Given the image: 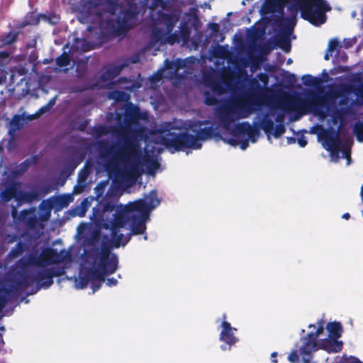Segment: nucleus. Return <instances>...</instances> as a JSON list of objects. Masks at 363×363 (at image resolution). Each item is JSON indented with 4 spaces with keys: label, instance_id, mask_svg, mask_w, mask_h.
Instances as JSON below:
<instances>
[{
    "label": "nucleus",
    "instance_id": "obj_1",
    "mask_svg": "<svg viewBox=\"0 0 363 363\" xmlns=\"http://www.w3.org/2000/svg\"><path fill=\"white\" fill-rule=\"evenodd\" d=\"M127 8L121 9L115 18H108L100 23V28L111 36L126 33L135 27L139 14L137 0H124ZM121 8L119 0H86L82 5V18L96 17L101 20L106 13L115 16Z\"/></svg>",
    "mask_w": 363,
    "mask_h": 363
},
{
    "label": "nucleus",
    "instance_id": "obj_2",
    "mask_svg": "<svg viewBox=\"0 0 363 363\" xmlns=\"http://www.w3.org/2000/svg\"><path fill=\"white\" fill-rule=\"evenodd\" d=\"M118 135L124 138L121 143L109 145L104 140L98 142L99 156L102 159L111 157L107 164V169H115L118 163H121L130 175L138 176L142 172V162L147 163V168L150 173L154 172L158 167V162L155 160L146 159L143 155L140 143L128 138L125 135L123 127L118 128Z\"/></svg>",
    "mask_w": 363,
    "mask_h": 363
},
{
    "label": "nucleus",
    "instance_id": "obj_3",
    "mask_svg": "<svg viewBox=\"0 0 363 363\" xmlns=\"http://www.w3.org/2000/svg\"><path fill=\"white\" fill-rule=\"evenodd\" d=\"M2 274H0L1 275ZM6 279L0 287V312L6 304L18 301L21 293L33 295L53 284L55 276L65 274H3Z\"/></svg>",
    "mask_w": 363,
    "mask_h": 363
},
{
    "label": "nucleus",
    "instance_id": "obj_4",
    "mask_svg": "<svg viewBox=\"0 0 363 363\" xmlns=\"http://www.w3.org/2000/svg\"><path fill=\"white\" fill-rule=\"evenodd\" d=\"M202 123H194L191 125V135L188 132L177 133L179 128L168 122L160 125L157 133L160 136V143L166 148H173L174 151H181L186 148L199 150L201 148V140L205 141L212 138H221V134L213 126L200 128Z\"/></svg>",
    "mask_w": 363,
    "mask_h": 363
},
{
    "label": "nucleus",
    "instance_id": "obj_5",
    "mask_svg": "<svg viewBox=\"0 0 363 363\" xmlns=\"http://www.w3.org/2000/svg\"><path fill=\"white\" fill-rule=\"evenodd\" d=\"M160 199L157 198L156 190H152L145 199H138L133 202H129L121 210H117L113 215V220L111 228H123L131 219L130 213L138 212L143 217H148L150 211L158 206Z\"/></svg>",
    "mask_w": 363,
    "mask_h": 363
},
{
    "label": "nucleus",
    "instance_id": "obj_6",
    "mask_svg": "<svg viewBox=\"0 0 363 363\" xmlns=\"http://www.w3.org/2000/svg\"><path fill=\"white\" fill-rule=\"evenodd\" d=\"M255 105H257V102L252 97H248L220 109L218 118L221 126L225 130H228L236 118H247L255 110Z\"/></svg>",
    "mask_w": 363,
    "mask_h": 363
},
{
    "label": "nucleus",
    "instance_id": "obj_7",
    "mask_svg": "<svg viewBox=\"0 0 363 363\" xmlns=\"http://www.w3.org/2000/svg\"><path fill=\"white\" fill-rule=\"evenodd\" d=\"M111 274H78V277L74 274L69 277L67 274L65 275L55 276L59 280H67L73 283V286L77 289H82L90 286L92 289V294L100 289L101 284L106 282L108 286H113L118 283L117 279L114 278H108Z\"/></svg>",
    "mask_w": 363,
    "mask_h": 363
},
{
    "label": "nucleus",
    "instance_id": "obj_8",
    "mask_svg": "<svg viewBox=\"0 0 363 363\" xmlns=\"http://www.w3.org/2000/svg\"><path fill=\"white\" fill-rule=\"evenodd\" d=\"M330 10L324 0H309L300 6L301 17L315 26L326 21L325 12Z\"/></svg>",
    "mask_w": 363,
    "mask_h": 363
},
{
    "label": "nucleus",
    "instance_id": "obj_9",
    "mask_svg": "<svg viewBox=\"0 0 363 363\" xmlns=\"http://www.w3.org/2000/svg\"><path fill=\"white\" fill-rule=\"evenodd\" d=\"M324 322L320 320L315 332L308 333L305 337L301 338L302 345L299 349L302 357V363H311L313 353L318 349V337L323 333Z\"/></svg>",
    "mask_w": 363,
    "mask_h": 363
},
{
    "label": "nucleus",
    "instance_id": "obj_10",
    "mask_svg": "<svg viewBox=\"0 0 363 363\" xmlns=\"http://www.w3.org/2000/svg\"><path fill=\"white\" fill-rule=\"evenodd\" d=\"M231 133L233 136L247 135L248 138L242 139L238 141V144L242 150H245L249 145V139L255 143L259 135V130L254 128L247 122H242L238 123L235 127L232 129Z\"/></svg>",
    "mask_w": 363,
    "mask_h": 363
},
{
    "label": "nucleus",
    "instance_id": "obj_11",
    "mask_svg": "<svg viewBox=\"0 0 363 363\" xmlns=\"http://www.w3.org/2000/svg\"><path fill=\"white\" fill-rule=\"evenodd\" d=\"M118 259L116 254L108 249H103L100 253L98 269H87L84 272H115L118 268Z\"/></svg>",
    "mask_w": 363,
    "mask_h": 363
},
{
    "label": "nucleus",
    "instance_id": "obj_12",
    "mask_svg": "<svg viewBox=\"0 0 363 363\" xmlns=\"http://www.w3.org/2000/svg\"><path fill=\"white\" fill-rule=\"evenodd\" d=\"M321 137L325 149L330 152L331 157L337 161L340 158V147L342 145L339 133L334 130H325Z\"/></svg>",
    "mask_w": 363,
    "mask_h": 363
},
{
    "label": "nucleus",
    "instance_id": "obj_13",
    "mask_svg": "<svg viewBox=\"0 0 363 363\" xmlns=\"http://www.w3.org/2000/svg\"><path fill=\"white\" fill-rule=\"evenodd\" d=\"M68 255V252L61 250L58 252L56 249L46 247L39 254L40 267H45L52 264H59L63 262Z\"/></svg>",
    "mask_w": 363,
    "mask_h": 363
},
{
    "label": "nucleus",
    "instance_id": "obj_14",
    "mask_svg": "<svg viewBox=\"0 0 363 363\" xmlns=\"http://www.w3.org/2000/svg\"><path fill=\"white\" fill-rule=\"evenodd\" d=\"M225 315H223V320L221 323L222 330L219 335L220 341L224 342L225 345H221L223 350L231 349V347L238 342L239 339L234 335L233 331L237 329L231 326L230 323L225 320Z\"/></svg>",
    "mask_w": 363,
    "mask_h": 363
},
{
    "label": "nucleus",
    "instance_id": "obj_15",
    "mask_svg": "<svg viewBox=\"0 0 363 363\" xmlns=\"http://www.w3.org/2000/svg\"><path fill=\"white\" fill-rule=\"evenodd\" d=\"M168 12H158V20L161 24L165 26L166 32H172L176 24L179 21L182 12L179 9L169 8Z\"/></svg>",
    "mask_w": 363,
    "mask_h": 363
},
{
    "label": "nucleus",
    "instance_id": "obj_16",
    "mask_svg": "<svg viewBox=\"0 0 363 363\" xmlns=\"http://www.w3.org/2000/svg\"><path fill=\"white\" fill-rule=\"evenodd\" d=\"M29 267H40L38 250L32 251L26 257L20 258L16 262L14 268L8 272H27Z\"/></svg>",
    "mask_w": 363,
    "mask_h": 363
},
{
    "label": "nucleus",
    "instance_id": "obj_17",
    "mask_svg": "<svg viewBox=\"0 0 363 363\" xmlns=\"http://www.w3.org/2000/svg\"><path fill=\"white\" fill-rule=\"evenodd\" d=\"M35 207L22 210L18 220L21 222L28 230H34L38 224V218L36 216Z\"/></svg>",
    "mask_w": 363,
    "mask_h": 363
},
{
    "label": "nucleus",
    "instance_id": "obj_18",
    "mask_svg": "<svg viewBox=\"0 0 363 363\" xmlns=\"http://www.w3.org/2000/svg\"><path fill=\"white\" fill-rule=\"evenodd\" d=\"M318 347L328 353H336L342 350L343 342L337 339L328 337L324 339Z\"/></svg>",
    "mask_w": 363,
    "mask_h": 363
},
{
    "label": "nucleus",
    "instance_id": "obj_19",
    "mask_svg": "<svg viewBox=\"0 0 363 363\" xmlns=\"http://www.w3.org/2000/svg\"><path fill=\"white\" fill-rule=\"evenodd\" d=\"M140 109L137 106L129 105L125 111V121L126 123H135L140 119H144Z\"/></svg>",
    "mask_w": 363,
    "mask_h": 363
},
{
    "label": "nucleus",
    "instance_id": "obj_20",
    "mask_svg": "<svg viewBox=\"0 0 363 363\" xmlns=\"http://www.w3.org/2000/svg\"><path fill=\"white\" fill-rule=\"evenodd\" d=\"M19 190V184L16 182H12L9 185L5 186L4 189L1 192V199L3 202L7 203L12 199L18 196Z\"/></svg>",
    "mask_w": 363,
    "mask_h": 363
},
{
    "label": "nucleus",
    "instance_id": "obj_21",
    "mask_svg": "<svg viewBox=\"0 0 363 363\" xmlns=\"http://www.w3.org/2000/svg\"><path fill=\"white\" fill-rule=\"evenodd\" d=\"M119 229L120 228H111V244L113 247L116 248L119 247L121 245H126L131 238L130 234L125 237L123 233H120Z\"/></svg>",
    "mask_w": 363,
    "mask_h": 363
},
{
    "label": "nucleus",
    "instance_id": "obj_22",
    "mask_svg": "<svg viewBox=\"0 0 363 363\" xmlns=\"http://www.w3.org/2000/svg\"><path fill=\"white\" fill-rule=\"evenodd\" d=\"M288 105L291 109L294 110L296 113L295 120L298 119L301 116L308 112L307 110V102L301 98L295 99Z\"/></svg>",
    "mask_w": 363,
    "mask_h": 363
},
{
    "label": "nucleus",
    "instance_id": "obj_23",
    "mask_svg": "<svg viewBox=\"0 0 363 363\" xmlns=\"http://www.w3.org/2000/svg\"><path fill=\"white\" fill-rule=\"evenodd\" d=\"M144 217L138 216H133L131 218L132 222L130 225V236L132 235H141L146 230V225Z\"/></svg>",
    "mask_w": 363,
    "mask_h": 363
},
{
    "label": "nucleus",
    "instance_id": "obj_24",
    "mask_svg": "<svg viewBox=\"0 0 363 363\" xmlns=\"http://www.w3.org/2000/svg\"><path fill=\"white\" fill-rule=\"evenodd\" d=\"M204 84L207 87L211 89V90L217 94H221L224 91V87L222 83L211 75H204L203 77Z\"/></svg>",
    "mask_w": 363,
    "mask_h": 363
},
{
    "label": "nucleus",
    "instance_id": "obj_25",
    "mask_svg": "<svg viewBox=\"0 0 363 363\" xmlns=\"http://www.w3.org/2000/svg\"><path fill=\"white\" fill-rule=\"evenodd\" d=\"M344 91L348 94L354 93L357 96L359 104L363 105V82H360L357 85L346 86Z\"/></svg>",
    "mask_w": 363,
    "mask_h": 363
},
{
    "label": "nucleus",
    "instance_id": "obj_26",
    "mask_svg": "<svg viewBox=\"0 0 363 363\" xmlns=\"http://www.w3.org/2000/svg\"><path fill=\"white\" fill-rule=\"evenodd\" d=\"M328 330V337L337 339L341 337L342 333V327L340 322L328 323L326 326Z\"/></svg>",
    "mask_w": 363,
    "mask_h": 363
},
{
    "label": "nucleus",
    "instance_id": "obj_27",
    "mask_svg": "<svg viewBox=\"0 0 363 363\" xmlns=\"http://www.w3.org/2000/svg\"><path fill=\"white\" fill-rule=\"evenodd\" d=\"M303 84L309 87L320 89L323 84V79L320 77H313L311 74H305L302 77Z\"/></svg>",
    "mask_w": 363,
    "mask_h": 363
},
{
    "label": "nucleus",
    "instance_id": "obj_28",
    "mask_svg": "<svg viewBox=\"0 0 363 363\" xmlns=\"http://www.w3.org/2000/svg\"><path fill=\"white\" fill-rule=\"evenodd\" d=\"M150 39L152 44L160 45L165 44L166 33H164L161 29L158 28H152L150 34Z\"/></svg>",
    "mask_w": 363,
    "mask_h": 363
},
{
    "label": "nucleus",
    "instance_id": "obj_29",
    "mask_svg": "<svg viewBox=\"0 0 363 363\" xmlns=\"http://www.w3.org/2000/svg\"><path fill=\"white\" fill-rule=\"evenodd\" d=\"M38 194L36 191L23 192L18 190V196H16V201L18 203H30L35 200H37Z\"/></svg>",
    "mask_w": 363,
    "mask_h": 363
},
{
    "label": "nucleus",
    "instance_id": "obj_30",
    "mask_svg": "<svg viewBox=\"0 0 363 363\" xmlns=\"http://www.w3.org/2000/svg\"><path fill=\"white\" fill-rule=\"evenodd\" d=\"M27 250V245L21 241H19L9 252L8 257L11 259H16L21 255Z\"/></svg>",
    "mask_w": 363,
    "mask_h": 363
},
{
    "label": "nucleus",
    "instance_id": "obj_31",
    "mask_svg": "<svg viewBox=\"0 0 363 363\" xmlns=\"http://www.w3.org/2000/svg\"><path fill=\"white\" fill-rule=\"evenodd\" d=\"M18 32H9L6 35H0V48L4 45H10L16 43L18 39Z\"/></svg>",
    "mask_w": 363,
    "mask_h": 363
},
{
    "label": "nucleus",
    "instance_id": "obj_32",
    "mask_svg": "<svg viewBox=\"0 0 363 363\" xmlns=\"http://www.w3.org/2000/svg\"><path fill=\"white\" fill-rule=\"evenodd\" d=\"M42 14H36L34 11H30L26 13L23 21V26H36L40 23Z\"/></svg>",
    "mask_w": 363,
    "mask_h": 363
},
{
    "label": "nucleus",
    "instance_id": "obj_33",
    "mask_svg": "<svg viewBox=\"0 0 363 363\" xmlns=\"http://www.w3.org/2000/svg\"><path fill=\"white\" fill-rule=\"evenodd\" d=\"M11 60V52L7 51L0 52V72H6L8 71V65Z\"/></svg>",
    "mask_w": 363,
    "mask_h": 363
},
{
    "label": "nucleus",
    "instance_id": "obj_34",
    "mask_svg": "<svg viewBox=\"0 0 363 363\" xmlns=\"http://www.w3.org/2000/svg\"><path fill=\"white\" fill-rule=\"evenodd\" d=\"M262 129L266 134H272L274 129V124L273 121L269 118L267 114H265L260 123Z\"/></svg>",
    "mask_w": 363,
    "mask_h": 363
},
{
    "label": "nucleus",
    "instance_id": "obj_35",
    "mask_svg": "<svg viewBox=\"0 0 363 363\" xmlns=\"http://www.w3.org/2000/svg\"><path fill=\"white\" fill-rule=\"evenodd\" d=\"M296 21L295 18H281L277 24L279 27L281 28L283 30H286L288 33H291L294 27L295 26Z\"/></svg>",
    "mask_w": 363,
    "mask_h": 363
},
{
    "label": "nucleus",
    "instance_id": "obj_36",
    "mask_svg": "<svg viewBox=\"0 0 363 363\" xmlns=\"http://www.w3.org/2000/svg\"><path fill=\"white\" fill-rule=\"evenodd\" d=\"M100 205H101V211L103 213L112 212L116 207V203L113 200L106 198L101 199Z\"/></svg>",
    "mask_w": 363,
    "mask_h": 363
},
{
    "label": "nucleus",
    "instance_id": "obj_37",
    "mask_svg": "<svg viewBox=\"0 0 363 363\" xmlns=\"http://www.w3.org/2000/svg\"><path fill=\"white\" fill-rule=\"evenodd\" d=\"M148 7L152 11L155 10L157 7H161L165 11H168L171 8L169 0H153Z\"/></svg>",
    "mask_w": 363,
    "mask_h": 363
},
{
    "label": "nucleus",
    "instance_id": "obj_38",
    "mask_svg": "<svg viewBox=\"0 0 363 363\" xmlns=\"http://www.w3.org/2000/svg\"><path fill=\"white\" fill-rule=\"evenodd\" d=\"M179 28H180V30H179V33L181 39L184 42H186L190 38V35H191L190 28L188 26L186 23L182 22L180 24Z\"/></svg>",
    "mask_w": 363,
    "mask_h": 363
},
{
    "label": "nucleus",
    "instance_id": "obj_39",
    "mask_svg": "<svg viewBox=\"0 0 363 363\" xmlns=\"http://www.w3.org/2000/svg\"><path fill=\"white\" fill-rule=\"evenodd\" d=\"M70 56L66 52H63L55 60L56 65L60 67L68 66L70 64Z\"/></svg>",
    "mask_w": 363,
    "mask_h": 363
},
{
    "label": "nucleus",
    "instance_id": "obj_40",
    "mask_svg": "<svg viewBox=\"0 0 363 363\" xmlns=\"http://www.w3.org/2000/svg\"><path fill=\"white\" fill-rule=\"evenodd\" d=\"M120 73V69L113 68L107 69L101 77L103 82L113 79Z\"/></svg>",
    "mask_w": 363,
    "mask_h": 363
},
{
    "label": "nucleus",
    "instance_id": "obj_41",
    "mask_svg": "<svg viewBox=\"0 0 363 363\" xmlns=\"http://www.w3.org/2000/svg\"><path fill=\"white\" fill-rule=\"evenodd\" d=\"M180 40H181V38H180L179 32H177V31H176L174 33H172V32L167 33L166 32L165 43H168V44L172 45L174 43H179Z\"/></svg>",
    "mask_w": 363,
    "mask_h": 363
},
{
    "label": "nucleus",
    "instance_id": "obj_42",
    "mask_svg": "<svg viewBox=\"0 0 363 363\" xmlns=\"http://www.w3.org/2000/svg\"><path fill=\"white\" fill-rule=\"evenodd\" d=\"M42 18L45 20L47 22H48L50 24L54 26L59 23L60 20V15L55 13H50L48 15L42 14Z\"/></svg>",
    "mask_w": 363,
    "mask_h": 363
},
{
    "label": "nucleus",
    "instance_id": "obj_43",
    "mask_svg": "<svg viewBox=\"0 0 363 363\" xmlns=\"http://www.w3.org/2000/svg\"><path fill=\"white\" fill-rule=\"evenodd\" d=\"M77 46L80 48L83 52H87L94 49V46L85 39L76 40Z\"/></svg>",
    "mask_w": 363,
    "mask_h": 363
},
{
    "label": "nucleus",
    "instance_id": "obj_44",
    "mask_svg": "<svg viewBox=\"0 0 363 363\" xmlns=\"http://www.w3.org/2000/svg\"><path fill=\"white\" fill-rule=\"evenodd\" d=\"M106 185H107V182L101 181L95 186L94 191L96 194V198L97 199L103 197Z\"/></svg>",
    "mask_w": 363,
    "mask_h": 363
},
{
    "label": "nucleus",
    "instance_id": "obj_45",
    "mask_svg": "<svg viewBox=\"0 0 363 363\" xmlns=\"http://www.w3.org/2000/svg\"><path fill=\"white\" fill-rule=\"evenodd\" d=\"M354 133L359 142H363V123L357 122L355 123Z\"/></svg>",
    "mask_w": 363,
    "mask_h": 363
},
{
    "label": "nucleus",
    "instance_id": "obj_46",
    "mask_svg": "<svg viewBox=\"0 0 363 363\" xmlns=\"http://www.w3.org/2000/svg\"><path fill=\"white\" fill-rule=\"evenodd\" d=\"M204 95V103L208 106L216 105L218 102L217 98L212 95L209 91H206L203 94Z\"/></svg>",
    "mask_w": 363,
    "mask_h": 363
},
{
    "label": "nucleus",
    "instance_id": "obj_47",
    "mask_svg": "<svg viewBox=\"0 0 363 363\" xmlns=\"http://www.w3.org/2000/svg\"><path fill=\"white\" fill-rule=\"evenodd\" d=\"M341 47L340 41L337 38H333L330 40L328 45V52H330V54H333L334 51Z\"/></svg>",
    "mask_w": 363,
    "mask_h": 363
},
{
    "label": "nucleus",
    "instance_id": "obj_48",
    "mask_svg": "<svg viewBox=\"0 0 363 363\" xmlns=\"http://www.w3.org/2000/svg\"><path fill=\"white\" fill-rule=\"evenodd\" d=\"M69 202V201L65 196H60L55 200V205L60 208L67 207Z\"/></svg>",
    "mask_w": 363,
    "mask_h": 363
},
{
    "label": "nucleus",
    "instance_id": "obj_49",
    "mask_svg": "<svg viewBox=\"0 0 363 363\" xmlns=\"http://www.w3.org/2000/svg\"><path fill=\"white\" fill-rule=\"evenodd\" d=\"M285 131H286V128H285L284 125L278 124L274 128L272 134L274 135V138H279L281 135H282L285 133Z\"/></svg>",
    "mask_w": 363,
    "mask_h": 363
},
{
    "label": "nucleus",
    "instance_id": "obj_50",
    "mask_svg": "<svg viewBox=\"0 0 363 363\" xmlns=\"http://www.w3.org/2000/svg\"><path fill=\"white\" fill-rule=\"evenodd\" d=\"M90 174V171L89 169H84L80 170L78 174V182L79 183H85L87 177Z\"/></svg>",
    "mask_w": 363,
    "mask_h": 363
},
{
    "label": "nucleus",
    "instance_id": "obj_51",
    "mask_svg": "<svg viewBox=\"0 0 363 363\" xmlns=\"http://www.w3.org/2000/svg\"><path fill=\"white\" fill-rule=\"evenodd\" d=\"M94 132L97 136H102L108 133L107 128L105 125H99L94 127Z\"/></svg>",
    "mask_w": 363,
    "mask_h": 363
},
{
    "label": "nucleus",
    "instance_id": "obj_52",
    "mask_svg": "<svg viewBox=\"0 0 363 363\" xmlns=\"http://www.w3.org/2000/svg\"><path fill=\"white\" fill-rule=\"evenodd\" d=\"M288 360L291 363H298L300 358L296 350H294L288 356Z\"/></svg>",
    "mask_w": 363,
    "mask_h": 363
},
{
    "label": "nucleus",
    "instance_id": "obj_53",
    "mask_svg": "<svg viewBox=\"0 0 363 363\" xmlns=\"http://www.w3.org/2000/svg\"><path fill=\"white\" fill-rule=\"evenodd\" d=\"M250 89L251 91H259L262 89V87L258 82V80L255 78H253L250 82Z\"/></svg>",
    "mask_w": 363,
    "mask_h": 363
},
{
    "label": "nucleus",
    "instance_id": "obj_54",
    "mask_svg": "<svg viewBox=\"0 0 363 363\" xmlns=\"http://www.w3.org/2000/svg\"><path fill=\"white\" fill-rule=\"evenodd\" d=\"M218 139L222 140L225 143L231 145L233 146H236L237 145H238V140L233 138H226L223 137V135H221V138H218Z\"/></svg>",
    "mask_w": 363,
    "mask_h": 363
},
{
    "label": "nucleus",
    "instance_id": "obj_55",
    "mask_svg": "<svg viewBox=\"0 0 363 363\" xmlns=\"http://www.w3.org/2000/svg\"><path fill=\"white\" fill-rule=\"evenodd\" d=\"M209 28L212 35H217V34L220 32V26L218 23H211L209 24Z\"/></svg>",
    "mask_w": 363,
    "mask_h": 363
},
{
    "label": "nucleus",
    "instance_id": "obj_56",
    "mask_svg": "<svg viewBox=\"0 0 363 363\" xmlns=\"http://www.w3.org/2000/svg\"><path fill=\"white\" fill-rule=\"evenodd\" d=\"M85 187V183H79L74 186L73 193L75 194H79L83 192Z\"/></svg>",
    "mask_w": 363,
    "mask_h": 363
},
{
    "label": "nucleus",
    "instance_id": "obj_57",
    "mask_svg": "<svg viewBox=\"0 0 363 363\" xmlns=\"http://www.w3.org/2000/svg\"><path fill=\"white\" fill-rule=\"evenodd\" d=\"M55 98L50 99L49 101L48 104L45 106H44V107H43L42 108L40 109V111L41 113H44L45 111H48L49 108L50 107H52L55 104Z\"/></svg>",
    "mask_w": 363,
    "mask_h": 363
},
{
    "label": "nucleus",
    "instance_id": "obj_58",
    "mask_svg": "<svg viewBox=\"0 0 363 363\" xmlns=\"http://www.w3.org/2000/svg\"><path fill=\"white\" fill-rule=\"evenodd\" d=\"M281 43H283V45L281 46L282 49L286 51L289 52L290 50V42L288 39H282L280 40Z\"/></svg>",
    "mask_w": 363,
    "mask_h": 363
},
{
    "label": "nucleus",
    "instance_id": "obj_59",
    "mask_svg": "<svg viewBox=\"0 0 363 363\" xmlns=\"http://www.w3.org/2000/svg\"><path fill=\"white\" fill-rule=\"evenodd\" d=\"M29 295H27L26 291H23V292L19 294V296H18V298H20V300L18 301V303H21V302H25L26 303H28L29 302V300L27 299V297Z\"/></svg>",
    "mask_w": 363,
    "mask_h": 363
},
{
    "label": "nucleus",
    "instance_id": "obj_60",
    "mask_svg": "<svg viewBox=\"0 0 363 363\" xmlns=\"http://www.w3.org/2000/svg\"><path fill=\"white\" fill-rule=\"evenodd\" d=\"M91 88H92L91 86H90L89 84H84L81 86L75 87V91L76 92H82V91H86L88 89H90Z\"/></svg>",
    "mask_w": 363,
    "mask_h": 363
},
{
    "label": "nucleus",
    "instance_id": "obj_61",
    "mask_svg": "<svg viewBox=\"0 0 363 363\" xmlns=\"http://www.w3.org/2000/svg\"><path fill=\"white\" fill-rule=\"evenodd\" d=\"M50 216V209H47L40 216V219L43 221H46Z\"/></svg>",
    "mask_w": 363,
    "mask_h": 363
},
{
    "label": "nucleus",
    "instance_id": "obj_62",
    "mask_svg": "<svg viewBox=\"0 0 363 363\" xmlns=\"http://www.w3.org/2000/svg\"><path fill=\"white\" fill-rule=\"evenodd\" d=\"M308 142L303 135L300 136L298 138V144L300 147H304L307 145Z\"/></svg>",
    "mask_w": 363,
    "mask_h": 363
},
{
    "label": "nucleus",
    "instance_id": "obj_63",
    "mask_svg": "<svg viewBox=\"0 0 363 363\" xmlns=\"http://www.w3.org/2000/svg\"><path fill=\"white\" fill-rule=\"evenodd\" d=\"M259 79L264 84L268 82V76L265 73H260L258 74Z\"/></svg>",
    "mask_w": 363,
    "mask_h": 363
},
{
    "label": "nucleus",
    "instance_id": "obj_64",
    "mask_svg": "<svg viewBox=\"0 0 363 363\" xmlns=\"http://www.w3.org/2000/svg\"><path fill=\"white\" fill-rule=\"evenodd\" d=\"M125 93L122 91H116L113 93V98H114L116 100H120L121 99V97L124 96Z\"/></svg>",
    "mask_w": 363,
    "mask_h": 363
}]
</instances>
